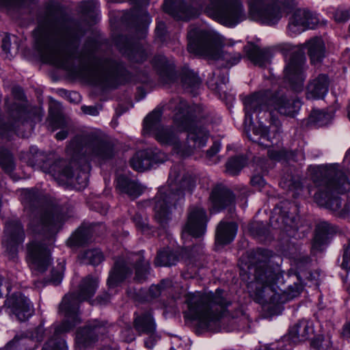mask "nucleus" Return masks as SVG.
<instances>
[{"instance_id":"nucleus-26","label":"nucleus","mask_w":350,"mask_h":350,"mask_svg":"<svg viewBox=\"0 0 350 350\" xmlns=\"http://www.w3.org/2000/svg\"><path fill=\"white\" fill-rule=\"evenodd\" d=\"M116 189L134 200L144 193L145 187L136 180L125 175H120L116 179Z\"/></svg>"},{"instance_id":"nucleus-63","label":"nucleus","mask_w":350,"mask_h":350,"mask_svg":"<svg viewBox=\"0 0 350 350\" xmlns=\"http://www.w3.org/2000/svg\"><path fill=\"white\" fill-rule=\"evenodd\" d=\"M268 155L270 159L275 161H280L283 157V153L282 152L273 149L268 150Z\"/></svg>"},{"instance_id":"nucleus-32","label":"nucleus","mask_w":350,"mask_h":350,"mask_svg":"<svg viewBox=\"0 0 350 350\" xmlns=\"http://www.w3.org/2000/svg\"><path fill=\"white\" fill-rule=\"evenodd\" d=\"M121 53L128 57V58L135 62H142L147 57V53L145 49L139 44H133L126 42L124 45L118 44Z\"/></svg>"},{"instance_id":"nucleus-64","label":"nucleus","mask_w":350,"mask_h":350,"mask_svg":"<svg viewBox=\"0 0 350 350\" xmlns=\"http://www.w3.org/2000/svg\"><path fill=\"white\" fill-rule=\"evenodd\" d=\"M76 180L81 187H85L88 185V175L85 172H82V174L80 176H78Z\"/></svg>"},{"instance_id":"nucleus-12","label":"nucleus","mask_w":350,"mask_h":350,"mask_svg":"<svg viewBox=\"0 0 350 350\" xmlns=\"http://www.w3.org/2000/svg\"><path fill=\"white\" fill-rule=\"evenodd\" d=\"M249 17L267 25L278 23L293 5V0H247Z\"/></svg>"},{"instance_id":"nucleus-34","label":"nucleus","mask_w":350,"mask_h":350,"mask_svg":"<svg viewBox=\"0 0 350 350\" xmlns=\"http://www.w3.org/2000/svg\"><path fill=\"white\" fill-rule=\"evenodd\" d=\"M334 117V111L329 109L326 111L314 109L312 111L309 119L310 122L317 126H323L331 122Z\"/></svg>"},{"instance_id":"nucleus-20","label":"nucleus","mask_w":350,"mask_h":350,"mask_svg":"<svg viewBox=\"0 0 350 350\" xmlns=\"http://www.w3.org/2000/svg\"><path fill=\"white\" fill-rule=\"evenodd\" d=\"M167 156L157 150H145L137 152L130 160L131 167L138 172L149 170L154 164L163 163Z\"/></svg>"},{"instance_id":"nucleus-49","label":"nucleus","mask_w":350,"mask_h":350,"mask_svg":"<svg viewBox=\"0 0 350 350\" xmlns=\"http://www.w3.org/2000/svg\"><path fill=\"white\" fill-rule=\"evenodd\" d=\"M65 270V263L64 261L58 263L57 267L51 271V282L55 285H58L62 280L64 272Z\"/></svg>"},{"instance_id":"nucleus-5","label":"nucleus","mask_w":350,"mask_h":350,"mask_svg":"<svg viewBox=\"0 0 350 350\" xmlns=\"http://www.w3.org/2000/svg\"><path fill=\"white\" fill-rule=\"evenodd\" d=\"M99 283L98 276L89 275L84 278L77 293H68L62 299L59 312L64 315V320L59 324H53V336L44 345L42 350H68L66 341L58 336L70 332L81 323L79 317V305L95 294Z\"/></svg>"},{"instance_id":"nucleus-44","label":"nucleus","mask_w":350,"mask_h":350,"mask_svg":"<svg viewBox=\"0 0 350 350\" xmlns=\"http://www.w3.org/2000/svg\"><path fill=\"white\" fill-rule=\"evenodd\" d=\"M0 166L6 173L12 172L15 167L12 154L2 147H0Z\"/></svg>"},{"instance_id":"nucleus-38","label":"nucleus","mask_w":350,"mask_h":350,"mask_svg":"<svg viewBox=\"0 0 350 350\" xmlns=\"http://www.w3.org/2000/svg\"><path fill=\"white\" fill-rule=\"evenodd\" d=\"M24 105L23 103V124L25 123H29L30 126L33 128L36 123L42 120L44 114L43 111L38 107H27L25 108Z\"/></svg>"},{"instance_id":"nucleus-22","label":"nucleus","mask_w":350,"mask_h":350,"mask_svg":"<svg viewBox=\"0 0 350 350\" xmlns=\"http://www.w3.org/2000/svg\"><path fill=\"white\" fill-rule=\"evenodd\" d=\"M106 332L105 324L94 320L82 329L78 330L76 335V342L79 345L86 347L95 339L98 334Z\"/></svg>"},{"instance_id":"nucleus-48","label":"nucleus","mask_w":350,"mask_h":350,"mask_svg":"<svg viewBox=\"0 0 350 350\" xmlns=\"http://www.w3.org/2000/svg\"><path fill=\"white\" fill-rule=\"evenodd\" d=\"M182 81L184 85L196 88L200 84L199 77L193 71L187 70L184 72L182 77Z\"/></svg>"},{"instance_id":"nucleus-51","label":"nucleus","mask_w":350,"mask_h":350,"mask_svg":"<svg viewBox=\"0 0 350 350\" xmlns=\"http://www.w3.org/2000/svg\"><path fill=\"white\" fill-rule=\"evenodd\" d=\"M135 224L136 228L141 230L142 233H148L150 230L149 226L147 223V219L143 218L141 215L136 213L132 218Z\"/></svg>"},{"instance_id":"nucleus-18","label":"nucleus","mask_w":350,"mask_h":350,"mask_svg":"<svg viewBox=\"0 0 350 350\" xmlns=\"http://www.w3.org/2000/svg\"><path fill=\"white\" fill-rule=\"evenodd\" d=\"M319 23V18L308 10L298 9L289 18L288 33L295 36L308 29H314Z\"/></svg>"},{"instance_id":"nucleus-55","label":"nucleus","mask_w":350,"mask_h":350,"mask_svg":"<svg viewBox=\"0 0 350 350\" xmlns=\"http://www.w3.org/2000/svg\"><path fill=\"white\" fill-rule=\"evenodd\" d=\"M165 283V281L163 280L160 284L152 285L148 291L149 297L150 298L158 297L162 293Z\"/></svg>"},{"instance_id":"nucleus-16","label":"nucleus","mask_w":350,"mask_h":350,"mask_svg":"<svg viewBox=\"0 0 350 350\" xmlns=\"http://www.w3.org/2000/svg\"><path fill=\"white\" fill-rule=\"evenodd\" d=\"M305 58L301 55H293L284 68L285 79L297 92L303 89L305 75Z\"/></svg>"},{"instance_id":"nucleus-61","label":"nucleus","mask_w":350,"mask_h":350,"mask_svg":"<svg viewBox=\"0 0 350 350\" xmlns=\"http://www.w3.org/2000/svg\"><path fill=\"white\" fill-rule=\"evenodd\" d=\"M165 24L163 22H159L155 29V33L157 38H159L161 41L163 40L165 33Z\"/></svg>"},{"instance_id":"nucleus-21","label":"nucleus","mask_w":350,"mask_h":350,"mask_svg":"<svg viewBox=\"0 0 350 350\" xmlns=\"http://www.w3.org/2000/svg\"><path fill=\"white\" fill-rule=\"evenodd\" d=\"M232 191L221 185H216L209 196L211 204V211L217 213L232 204L234 202Z\"/></svg>"},{"instance_id":"nucleus-31","label":"nucleus","mask_w":350,"mask_h":350,"mask_svg":"<svg viewBox=\"0 0 350 350\" xmlns=\"http://www.w3.org/2000/svg\"><path fill=\"white\" fill-rule=\"evenodd\" d=\"M134 327L139 334H153L156 329V324L150 311L140 315L135 313Z\"/></svg>"},{"instance_id":"nucleus-17","label":"nucleus","mask_w":350,"mask_h":350,"mask_svg":"<svg viewBox=\"0 0 350 350\" xmlns=\"http://www.w3.org/2000/svg\"><path fill=\"white\" fill-rule=\"evenodd\" d=\"M208 219L205 210L199 206L190 207L187 221L183 228V234L187 233L193 237L204 234Z\"/></svg>"},{"instance_id":"nucleus-59","label":"nucleus","mask_w":350,"mask_h":350,"mask_svg":"<svg viewBox=\"0 0 350 350\" xmlns=\"http://www.w3.org/2000/svg\"><path fill=\"white\" fill-rule=\"evenodd\" d=\"M221 144L219 142H214L212 146L206 151V156L208 159L213 158L220 150Z\"/></svg>"},{"instance_id":"nucleus-57","label":"nucleus","mask_w":350,"mask_h":350,"mask_svg":"<svg viewBox=\"0 0 350 350\" xmlns=\"http://www.w3.org/2000/svg\"><path fill=\"white\" fill-rule=\"evenodd\" d=\"M341 267L344 269H350V240L349 241L347 246L345 249Z\"/></svg>"},{"instance_id":"nucleus-25","label":"nucleus","mask_w":350,"mask_h":350,"mask_svg":"<svg viewBox=\"0 0 350 350\" xmlns=\"http://www.w3.org/2000/svg\"><path fill=\"white\" fill-rule=\"evenodd\" d=\"M329 80L327 75L321 74L311 79L307 86L306 96L311 99H321L328 92Z\"/></svg>"},{"instance_id":"nucleus-53","label":"nucleus","mask_w":350,"mask_h":350,"mask_svg":"<svg viewBox=\"0 0 350 350\" xmlns=\"http://www.w3.org/2000/svg\"><path fill=\"white\" fill-rule=\"evenodd\" d=\"M0 45L2 52L8 56L10 53L11 46L10 36L7 34H0Z\"/></svg>"},{"instance_id":"nucleus-42","label":"nucleus","mask_w":350,"mask_h":350,"mask_svg":"<svg viewBox=\"0 0 350 350\" xmlns=\"http://www.w3.org/2000/svg\"><path fill=\"white\" fill-rule=\"evenodd\" d=\"M22 0H0V9H4L13 18L21 14Z\"/></svg>"},{"instance_id":"nucleus-14","label":"nucleus","mask_w":350,"mask_h":350,"mask_svg":"<svg viewBox=\"0 0 350 350\" xmlns=\"http://www.w3.org/2000/svg\"><path fill=\"white\" fill-rule=\"evenodd\" d=\"M22 241V226L19 220L10 219L6 221L1 239L3 255L9 260L18 261L19 247Z\"/></svg>"},{"instance_id":"nucleus-33","label":"nucleus","mask_w":350,"mask_h":350,"mask_svg":"<svg viewBox=\"0 0 350 350\" xmlns=\"http://www.w3.org/2000/svg\"><path fill=\"white\" fill-rule=\"evenodd\" d=\"M48 172L56 178L70 179L74 173L69 165L64 160L54 162L49 168Z\"/></svg>"},{"instance_id":"nucleus-3","label":"nucleus","mask_w":350,"mask_h":350,"mask_svg":"<svg viewBox=\"0 0 350 350\" xmlns=\"http://www.w3.org/2000/svg\"><path fill=\"white\" fill-rule=\"evenodd\" d=\"M271 252L259 248L249 251L242 260L245 261L248 273L254 276L248 288L252 290L253 295L258 302L273 310L278 305L299 296L304 289L301 281L297 280L286 290H282L279 284H283V274L280 269H275L268 266Z\"/></svg>"},{"instance_id":"nucleus-56","label":"nucleus","mask_w":350,"mask_h":350,"mask_svg":"<svg viewBox=\"0 0 350 350\" xmlns=\"http://www.w3.org/2000/svg\"><path fill=\"white\" fill-rule=\"evenodd\" d=\"M1 350H21V337L16 336Z\"/></svg>"},{"instance_id":"nucleus-2","label":"nucleus","mask_w":350,"mask_h":350,"mask_svg":"<svg viewBox=\"0 0 350 350\" xmlns=\"http://www.w3.org/2000/svg\"><path fill=\"white\" fill-rule=\"evenodd\" d=\"M164 107L174 113L173 120L177 129L180 131H188L186 144L180 143L178 133L173 127L161 126L163 109L160 107H156L144 118L143 131L145 134L152 135L161 145L172 146L174 152L181 157L189 156L206 146L209 133L204 127L196 124L200 112L198 106H190L186 100L177 97L170 100Z\"/></svg>"},{"instance_id":"nucleus-1","label":"nucleus","mask_w":350,"mask_h":350,"mask_svg":"<svg viewBox=\"0 0 350 350\" xmlns=\"http://www.w3.org/2000/svg\"><path fill=\"white\" fill-rule=\"evenodd\" d=\"M37 31L36 45L44 62L70 70L73 59H79L87 62L79 70L78 75L82 79L104 88H116L122 83L123 66L111 59L99 57V42L88 40L83 51L77 52L83 33L78 27L70 26L59 12L40 23Z\"/></svg>"},{"instance_id":"nucleus-27","label":"nucleus","mask_w":350,"mask_h":350,"mask_svg":"<svg viewBox=\"0 0 350 350\" xmlns=\"http://www.w3.org/2000/svg\"><path fill=\"white\" fill-rule=\"evenodd\" d=\"M314 327L312 322L302 319L299 321L288 331L291 340L297 344L300 342H304L309 339L310 336L313 334Z\"/></svg>"},{"instance_id":"nucleus-19","label":"nucleus","mask_w":350,"mask_h":350,"mask_svg":"<svg viewBox=\"0 0 350 350\" xmlns=\"http://www.w3.org/2000/svg\"><path fill=\"white\" fill-rule=\"evenodd\" d=\"M27 260L31 269L40 273L44 272L51 264L49 250L39 243H31L28 245Z\"/></svg>"},{"instance_id":"nucleus-28","label":"nucleus","mask_w":350,"mask_h":350,"mask_svg":"<svg viewBox=\"0 0 350 350\" xmlns=\"http://www.w3.org/2000/svg\"><path fill=\"white\" fill-rule=\"evenodd\" d=\"M152 64L165 83H171L174 81L175 74L174 64L172 61L167 59L163 55H159L154 57Z\"/></svg>"},{"instance_id":"nucleus-23","label":"nucleus","mask_w":350,"mask_h":350,"mask_svg":"<svg viewBox=\"0 0 350 350\" xmlns=\"http://www.w3.org/2000/svg\"><path fill=\"white\" fill-rule=\"evenodd\" d=\"M238 224L234 221H221L215 230V244L224 246L232 243L237 234Z\"/></svg>"},{"instance_id":"nucleus-41","label":"nucleus","mask_w":350,"mask_h":350,"mask_svg":"<svg viewBox=\"0 0 350 350\" xmlns=\"http://www.w3.org/2000/svg\"><path fill=\"white\" fill-rule=\"evenodd\" d=\"M47 121L52 131L57 129L64 128L66 125V121L60 111L58 109H53L51 107L49 109V116Z\"/></svg>"},{"instance_id":"nucleus-58","label":"nucleus","mask_w":350,"mask_h":350,"mask_svg":"<svg viewBox=\"0 0 350 350\" xmlns=\"http://www.w3.org/2000/svg\"><path fill=\"white\" fill-rule=\"evenodd\" d=\"M335 21L338 23H344L349 19V14L347 10H337L334 14Z\"/></svg>"},{"instance_id":"nucleus-29","label":"nucleus","mask_w":350,"mask_h":350,"mask_svg":"<svg viewBox=\"0 0 350 350\" xmlns=\"http://www.w3.org/2000/svg\"><path fill=\"white\" fill-rule=\"evenodd\" d=\"M336 232V229L327 221H321L316 228V233L312 242V249L319 251L327 243L329 235Z\"/></svg>"},{"instance_id":"nucleus-30","label":"nucleus","mask_w":350,"mask_h":350,"mask_svg":"<svg viewBox=\"0 0 350 350\" xmlns=\"http://www.w3.org/2000/svg\"><path fill=\"white\" fill-rule=\"evenodd\" d=\"M312 64H317L325 57V46L321 38H313L305 43Z\"/></svg>"},{"instance_id":"nucleus-54","label":"nucleus","mask_w":350,"mask_h":350,"mask_svg":"<svg viewBox=\"0 0 350 350\" xmlns=\"http://www.w3.org/2000/svg\"><path fill=\"white\" fill-rule=\"evenodd\" d=\"M34 313V309L32 303L27 297H23V321L25 319H29Z\"/></svg>"},{"instance_id":"nucleus-37","label":"nucleus","mask_w":350,"mask_h":350,"mask_svg":"<svg viewBox=\"0 0 350 350\" xmlns=\"http://www.w3.org/2000/svg\"><path fill=\"white\" fill-rule=\"evenodd\" d=\"M5 305L7 306L6 312L16 320L21 321L22 314V298L12 295L5 300Z\"/></svg>"},{"instance_id":"nucleus-35","label":"nucleus","mask_w":350,"mask_h":350,"mask_svg":"<svg viewBox=\"0 0 350 350\" xmlns=\"http://www.w3.org/2000/svg\"><path fill=\"white\" fill-rule=\"evenodd\" d=\"M251 131L252 133L250 131L247 133V137L251 141L262 146H264V143L260 142L261 139L269 141V129L261 121H258V125L252 126ZM265 146H268L269 145L265 144Z\"/></svg>"},{"instance_id":"nucleus-50","label":"nucleus","mask_w":350,"mask_h":350,"mask_svg":"<svg viewBox=\"0 0 350 350\" xmlns=\"http://www.w3.org/2000/svg\"><path fill=\"white\" fill-rule=\"evenodd\" d=\"M312 346L316 350H331L332 342L328 338L319 337L312 342Z\"/></svg>"},{"instance_id":"nucleus-43","label":"nucleus","mask_w":350,"mask_h":350,"mask_svg":"<svg viewBox=\"0 0 350 350\" xmlns=\"http://www.w3.org/2000/svg\"><path fill=\"white\" fill-rule=\"evenodd\" d=\"M27 164L32 167H43L46 156L37 147L32 146L27 154Z\"/></svg>"},{"instance_id":"nucleus-46","label":"nucleus","mask_w":350,"mask_h":350,"mask_svg":"<svg viewBox=\"0 0 350 350\" xmlns=\"http://www.w3.org/2000/svg\"><path fill=\"white\" fill-rule=\"evenodd\" d=\"M88 240V231L84 229H78L67 241L70 247L80 246L85 244Z\"/></svg>"},{"instance_id":"nucleus-9","label":"nucleus","mask_w":350,"mask_h":350,"mask_svg":"<svg viewBox=\"0 0 350 350\" xmlns=\"http://www.w3.org/2000/svg\"><path fill=\"white\" fill-rule=\"evenodd\" d=\"M226 44L220 35L196 26H190L187 33V51L190 53L208 59H222L227 66L237 64L241 59L240 53H224L222 47Z\"/></svg>"},{"instance_id":"nucleus-45","label":"nucleus","mask_w":350,"mask_h":350,"mask_svg":"<svg viewBox=\"0 0 350 350\" xmlns=\"http://www.w3.org/2000/svg\"><path fill=\"white\" fill-rule=\"evenodd\" d=\"M246 163L243 157H235L228 160L226 163V172L232 176L238 174Z\"/></svg>"},{"instance_id":"nucleus-36","label":"nucleus","mask_w":350,"mask_h":350,"mask_svg":"<svg viewBox=\"0 0 350 350\" xmlns=\"http://www.w3.org/2000/svg\"><path fill=\"white\" fill-rule=\"evenodd\" d=\"M178 260V256L174 252L169 249H165L158 252L154 260V265L158 267H170L176 265Z\"/></svg>"},{"instance_id":"nucleus-4","label":"nucleus","mask_w":350,"mask_h":350,"mask_svg":"<svg viewBox=\"0 0 350 350\" xmlns=\"http://www.w3.org/2000/svg\"><path fill=\"white\" fill-rule=\"evenodd\" d=\"M312 178L317 187L314 202L332 211L336 216L346 218L350 214V204H342L338 193L350 191V182L336 163L312 167Z\"/></svg>"},{"instance_id":"nucleus-10","label":"nucleus","mask_w":350,"mask_h":350,"mask_svg":"<svg viewBox=\"0 0 350 350\" xmlns=\"http://www.w3.org/2000/svg\"><path fill=\"white\" fill-rule=\"evenodd\" d=\"M246 118L252 121V112L269 109L281 116L294 117L299 111L301 101L296 96H291L282 90L272 92L270 90L256 92L245 97L243 100Z\"/></svg>"},{"instance_id":"nucleus-7","label":"nucleus","mask_w":350,"mask_h":350,"mask_svg":"<svg viewBox=\"0 0 350 350\" xmlns=\"http://www.w3.org/2000/svg\"><path fill=\"white\" fill-rule=\"evenodd\" d=\"M185 303L187 306L186 317L198 321L203 328L217 332L221 329L222 318L231 301L226 293L218 288L214 293H188Z\"/></svg>"},{"instance_id":"nucleus-6","label":"nucleus","mask_w":350,"mask_h":350,"mask_svg":"<svg viewBox=\"0 0 350 350\" xmlns=\"http://www.w3.org/2000/svg\"><path fill=\"white\" fill-rule=\"evenodd\" d=\"M164 11L176 20L187 21L198 16L200 10L215 21L228 27H234L246 18L240 0H208L205 6L196 9L187 5L184 0H165Z\"/></svg>"},{"instance_id":"nucleus-11","label":"nucleus","mask_w":350,"mask_h":350,"mask_svg":"<svg viewBox=\"0 0 350 350\" xmlns=\"http://www.w3.org/2000/svg\"><path fill=\"white\" fill-rule=\"evenodd\" d=\"M133 269L135 270V279L139 282L145 281L150 274V264L144 260L142 251L127 254L116 260L107 280L109 287L118 286L132 274Z\"/></svg>"},{"instance_id":"nucleus-8","label":"nucleus","mask_w":350,"mask_h":350,"mask_svg":"<svg viewBox=\"0 0 350 350\" xmlns=\"http://www.w3.org/2000/svg\"><path fill=\"white\" fill-rule=\"evenodd\" d=\"M194 186L193 179L183 174L180 165L171 168L167 186L161 187L154 200V219L162 227L165 228L171 219V209L175 202L183 197L185 191H190Z\"/></svg>"},{"instance_id":"nucleus-13","label":"nucleus","mask_w":350,"mask_h":350,"mask_svg":"<svg viewBox=\"0 0 350 350\" xmlns=\"http://www.w3.org/2000/svg\"><path fill=\"white\" fill-rule=\"evenodd\" d=\"M62 224V215L59 206L53 203L42 205L31 225L37 232L53 234Z\"/></svg>"},{"instance_id":"nucleus-62","label":"nucleus","mask_w":350,"mask_h":350,"mask_svg":"<svg viewBox=\"0 0 350 350\" xmlns=\"http://www.w3.org/2000/svg\"><path fill=\"white\" fill-rule=\"evenodd\" d=\"M251 183L253 186L260 188L265 185V180L262 176L256 175L251 178Z\"/></svg>"},{"instance_id":"nucleus-47","label":"nucleus","mask_w":350,"mask_h":350,"mask_svg":"<svg viewBox=\"0 0 350 350\" xmlns=\"http://www.w3.org/2000/svg\"><path fill=\"white\" fill-rule=\"evenodd\" d=\"M43 335L44 328L42 325L36 327L28 325V327L26 329L25 334H23V338L39 343L43 340Z\"/></svg>"},{"instance_id":"nucleus-15","label":"nucleus","mask_w":350,"mask_h":350,"mask_svg":"<svg viewBox=\"0 0 350 350\" xmlns=\"http://www.w3.org/2000/svg\"><path fill=\"white\" fill-rule=\"evenodd\" d=\"M82 142H85L88 148L92 151V154L101 159H109L113 154L111 144L91 135L77 136L71 141L70 146L75 151L79 150L81 148L79 144Z\"/></svg>"},{"instance_id":"nucleus-24","label":"nucleus","mask_w":350,"mask_h":350,"mask_svg":"<svg viewBox=\"0 0 350 350\" xmlns=\"http://www.w3.org/2000/svg\"><path fill=\"white\" fill-rule=\"evenodd\" d=\"M244 51L251 62L261 68L266 67L270 63L272 57V53L269 49H261L251 42L244 46Z\"/></svg>"},{"instance_id":"nucleus-40","label":"nucleus","mask_w":350,"mask_h":350,"mask_svg":"<svg viewBox=\"0 0 350 350\" xmlns=\"http://www.w3.org/2000/svg\"><path fill=\"white\" fill-rule=\"evenodd\" d=\"M79 258L82 263L98 265L104 260V256L99 249L94 248L81 253Z\"/></svg>"},{"instance_id":"nucleus-52","label":"nucleus","mask_w":350,"mask_h":350,"mask_svg":"<svg viewBox=\"0 0 350 350\" xmlns=\"http://www.w3.org/2000/svg\"><path fill=\"white\" fill-rule=\"evenodd\" d=\"M294 344L291 340L289 334L284 336L280 340L276 342L275 344H272L278 350H290L291 345Z\"/></svg>"},{"instance_id":"nucleus-60","label":"nucleus","mask_w":350,"mask_h":350,"mask_svg":"<svg viewBox=\"0 0 350 350\" xmlns=\"http://www.w3.org/2000/svg\"><path fill=\"white\" fill-rule=\"evenodd\" d=\"M101 108H98L96 106H85L83 105L81 107V111L85 113L90 116H98L99 113V111Z\"/></svg>"},{"instance_id":"nucleus-39","label":"nucleus","mask_w":350,"mask_h":350,"mask_svg":"<svg viewBox=\"0 0 350 350\" xmlns=\"http://www.w3.org/2000/svg\"><path fill=\"white\" fill-rule=\"evenodd\" d=\"M310 260L308 257H304L298 260L296 262L297 267V280L301 281L302 280H308L310 281L316 280L315 274L308 271L310 267Z\"/></svg>"}]
</instances>
